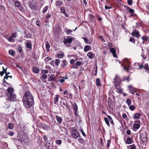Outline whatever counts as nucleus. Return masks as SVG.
Here are the masks:
<instances>
[{
    "label": "nucleus",
    "mask_w": 149,
    "mask_h": 149,
    "mask_svg": "<svg viewBox=\"0 0 149 149\" xmlns=\"http://www.w3.org/2000/svg\"><path fill=\"white\" fill-rule=\"evenodd\" d=\"M14 89L11 87H10L7 89L8 94H12L14 93Z\"/></svg>",
    "instance_id": "obj_21"
},
{
    "label": "nucleus",
    "mask_w": 149,
    "mask_h": 149,
    "mask_svg": "<svg viewBox=\"0 0 149 149\" xmlns=\"http://www.w3.org/2000/svg\"><path fill=\"white\" fill-rule=\"evenodd\" d=\"M72 40L73 39L71 37L68 36L66 38L64 39L63 42L65 44H70Z\"/></svg>",
    "instance_id": "obj_7"
},
{
    "label": "nucleus",
    "mask_w": 149,
    "mask_h": 149,
    "mask_svg": "<svg viewBox=\"0 0 149 149\" xmlns=\"http://www.w3.org/2000/svg\"><path fill=\"white\" fill-rule=\"evenodd\" d=\"M109 49L110 52L113 54V57H116V51L115 49L113 47H110L109 48Z\"/></svg>",
    "instance_id": "obj_15"
},
{
    "label": "nucleus",
    "mask_w": 149,
    "mask_h": 149,
    "mask_svg": "<svg viewBox=\"0 0 149 149\" xmlns=\"http://www.w3.org/2000/svg\"><path fill=\"white\" fill-rule=\"evenodd\" d=\"M8 53L10 55L13 56L15 54V52L13 50L11 49L9 50Z\"/></svg>",
    "instance_id": "obj_29"
},
{
    "label": "nucleus",
    "mask_w": 149,
    "mask_h": 149,
    "mask_svg": "<svg viewBox=\"0 0 149 149\" xmlns=\"http://www.w3.org/2000/svg\"><path fill=\"white\" fill-rule=\"evenodd\" d=\"M108 103L109 107H110L112 104V101L110 97L108 98Z\"/></svg>",
    "instance_id": "obj_34"
},
{
    "label": "nucleus",
    "mask_w": 149,
    "mask_h": 149,
    "mask_svg": "<svg viewBox=\"0 0 149 149\" xmlns=\"http://www.w3.org/2000/svg\"><path fill=\"white\" fill-rule=\"evenodd\" d=\"M51 59H52V58H50L49 57H47L45 58V60L46 61H48L49 60H51Z\"/></svg>",
    "instance_id": "obj_57"
},
{
    "label": "nucleus",
    "mask_w": 149,
    "mask_h": 149,
    "mask_svg": "<svg viewBox=\"0 0 149 149\" xmlns=\"http://www.w3.org/2000/svg\"><path fill=\"white\" fill-rule=\"evenodd\" d=\"M72 32V31L70 29H68L66 32V33L67 34H70V33H71Z\"/></svg>",
    "instance_id": "obj_60"
},
{
    "label": "nucleus",
    "mask_w": 149,
    "mask_h": 149,
    "mask_svg": "<svg viewBox=\"0 0 149 149\" xmlns=\"http://www.w3.org/2000/svg\"><path fill=\"white\" fill-rule=\"evenodd\" d=\"M15 5L17 7L18 9L22 12H24L25 10L24 8L22 6L21 3L19 2H16L15 3Z\"/></svg>",
    "instance_id": "obj_5"
},
{
    "label": "nucleus",
    "mask_w": 149,
    "mask_h": 149,
    "mask_svg": "<svg viewBox=\"0 0 149 149\" xmlns=\"http://www.w3.org/2000/svg\"><path fill=\"white\" fill-rule=\"evenodd\" d=\"M5 104L8 107L10 106V101H7L6 102Z\"/></svg>",
    "instance_id": "obj_59"
},
{
    "label": "nucleus",
    "mask_w": 149,
    "mask_h": 149,
    "mask_svg": "<svg viewBox=\"0 0 149 149\" xmlns=\"http://www.w3.org/2000/svg\"><path fill=\"white\" fill-rule=\"evenodd\" d=\"M140 138L143 141H146L147 140V134L145 132L144 134H141Z\"/></svg>",
    "instance_id": "obj_9"
},
{
    "label": "nucleus",
    "mask_w": 149,
    "mask_h": 149,
    "mask_svg": "<svg viewBox=\"0 0 149 149\" xmlns=\"http://www.w3.org/2000/svg\"><path fill=\"white\" fill-rule=\"evenodd\" d=\"M129 10V12L130 13H133L134 12V10L128 7V8Z\"/></svg>",
    "instance_id": "obj_52"
},
{
    "label": "nucleus",
    "mask_w": 149,
    "mask_h": 149,
    "mask_svg": "<svg viewBox=\"0 0 149 149\" xmlns=\"http://www.w3.org/2000/svg\"><path fill=\"white\" fill-rule=\"evenodd\" d=\"M14 127V125L12 123H9L8 125V127L9 129H12Z\"/></svg>",
    "instance_id": "obj_35"
},
{
    "label": "nucleus",
    "mask_w": 149,
    "mask_h": 149,
    "mask_svg": "<svg viewBox=\"0 0 149 149\" xmlns=\"http://www.w3.org/2000/svg\"><path fill=\"white\" fill-rule=\"evenodd\" d=\"M113 80L114 81L113 82L115 83V84H116V83H117L118 84V83L121 81L118 75L116 76L115 78H114Z\"/></svg>",
    "instance_id": "obj_13"
},
{
    "label": "nucleus",
    "mask_w": 149,
    "mask_h": 149,
    "mask_svg": "<svg viewBox=\"0 0 149 149\" xmlns=\"http://www.w3.org/2000/svg\"><path fill=\"white\" fill-rule=\"evenodd\" d=\"M131 63L129 62H128V66H126V67H125L124 66H123V68L124 69L127 71V72H128V71L130 70V68L131 67V66L130 65Z\"/></svg>",
    "instance_id": "obj_18"
},
{
    "label": "nucleus",
    "mask_w": 149,
    "mask_h": 149,
    "mask_svg": "<svg viewBox=\"0 0 149 149\" xmlns=\"http://www.w3.org/2000/svg\"><path fill=\"white\" fill-rule=\"evenodd\" d=\"M130 109L132 111H133L135 109V107L134 105H129Z\"/></svg>",
    "instance_id": "obj_46"
},
{
    "label": "nucleus",
    "mask_w": 149,
    "mask_h": 149,
    "mask_svg": "<svg viewBox=\"0 0 149 149\" xmlns=\"http://www.w3.org/2000/svg\"><path fill=\"white\" fill-rule=\"evenodd\" d=\"M14 134V133L12 131H10L8 132V134L10 136H13Z\"/></svg>",
    "instance_id": "obj_51"
},
{
    "label": "nucleus",
    "mask_w": 149,
    "mask_h": 149,
    "mask_svg": "<svg viewBox=\"0 0 149 149\" xmlns=\"http://www.w3.org/2000/svg\"><path fill=\"white\" fill-rule=\"evenodd\" d=\"M78 140L79 143L83 144H86L85 141L83 139L81 138H79Z\"/></svg>",
    "instance_id": "obj_23"
},
{
    "label": "nucleus",
    "mask_w": 149,
    "mask_h": 149,
    "mask_svg": "<svg viewBox=\"0 0 149 149\" xmlns=\"http://www.w3.org/2000/svg\"><path fill=\"white\" fill-rule=\"evenodd\" d=\"M56 78L54 75H51L50 76V78L48 79V81H55L56 80Z\"/></svg>",
    "instance_id": "obj_17"
},
{
    "label": "nucleus",
    "mask_w": 149,
    "mask_h": 149,
    "mask_svg": "<svg viewBox=\"0 0 149 149\" xmlns=\"http://www.w3.org/2000/svg\"><path fill=\"white\" fill-rule=\"evenodd\" d=\"M73 109L74 111H77L78 107L77 104L75 103H74Z\"/></svg>",
    "instance_id": "obj_33"
},
{
    "label": "nucleus",
    "mask_w": 149,
    "mask_h": 149,
    "mask_svg": "<svg viewBox=\"0 0 149 149\" xmlns=\"http://www.w3.org/2000/svg\"><path fill=\"white\" fill-rule=\"evenodd\" d=\"M72 136L74 139H76L79 136V132L77 130H73L72 132Z\"/></svg>",
    "instance_id": "obj_4"
},
{
    "label": "nucleus",
    "mask_w": 149,
    "mask_h": 149,
    "mask_svg": "<svg viewBox=\"0 0 149 149\" xmlns=\"http://www.w3.org/2000/svg\"><path fill=\"white\" fill-rule=\"evenodd\" d=\"M82 64V63L80 61H78L75 63V65L76 66H79Z\"/></svg>",
    "instance_id": "obj_48"
},
{
    "label": "nucleus",
    "mask_w": 149,
    "mask_h": 149,
    "mask_svg": "<svg viewBox=\"0 0 149 149\" xmlns=\"http://www.w3.org/2000/svg\"><path fill=\"white\" fill-rule=\"evenodd\" d=\"M60 97L59 95H56L54 99V103L56 104L58 101V99Z\"/></svg>",
    "instance_id": "obj_25"
},
{
    "label": "nucleus",
    "mask_w": 149,
    "mask_h": 149,
    "mask_svg": "<svg viewBox=\"0 0 149 149\" xmlns=\"http://www.w3.org/2000/svg\"><path fill=\"white\" fill-rule=\"evenodd\" d=\"M142 39L143 41V42L145 41H149V39H148V37L147 36L143 37H142Z\"/></svg>",
    "instance_id": "obj_38"
},
{
    "label": "nucleus",
    "mask_w": 149,
    "mask_h": 149,
    "mask_svg": "<svg viewBox=\"0 0 149 149\" xmlns=\"http://www.w3.org/2000/svg\"><path fill=\"white\" fill-rule=\"evenodd\" d=\"M96 84L97 86H101V84L100 83V80L99 78H97L96 79Z\"/></svg>",
    "instance_id": "obj_28"
},
{
    "label": "nucleus",
    "mask_w": 149,
    "mask_h": 149,
    "mask_svg": "<svg viewBox=\"0 0 149 149\" xmlns=\"http://www.w3.org/2000/svg\"><path fill=\"white\" fill-rule=\"evenodd\" d=\"M132 136H131V137L128 136L126 140V143L128 144L131 143H132Z\"/></svg>",
    "instance_id": "obj_19"
},
{
    "label": "nucleus",
    "mask_w": 149,
    "mask_h": 149,
    "mask_svg": "<svg viewBox=\"0 0 149 149\" xmlns=\"http://www.w3.org/2000/svg\"><path fill=\"white\" fill-rule=\"evenodd\" d=\"M136 64L139 66V69H140L141 70H142L143 68L145 70L146 72L148 71L149 69L148 65L147 63L143 65V64H140L139 63H135L134 64L135 65H136Z\"/></svg>",
    "instance_id": "obj_2"
},
{
    "label": "nucleus",
    "mask_w": 149,
    "mask_h": 149,
    "mask_svg": "<svg viewBox=\"0 0 149 149\" xmlns=\"http://www.w3.org/2000/svg\"><path fill=\"white\" fill-rule=\"evenodd\" d=\"M29 5L31 8L34 9L37 6L38 3L36 1H32L29 2Z\"/></svg>",
    "instance_id": "obj_6"
},
{
    "label": "nucleus",
    "mask_w": 149,
    "mask_h": 149,
    "mask_svg": "<svg viewBox=\"0 0 149 149\" xmlns=\"http://www.w3.org/2000/svg\"><path fill=\"white\" fill-rule=\"evenodd\" d=\"M45 47L47 49H49L50 47V45L48 42H46Z\"/></svg>",
    "instance_id": "obj_47"
},
{
    "label": "nucleus",
    "mask_w": 149,
    "mask_h": 149,
    "mask_svg": "<svg viewBox=\"0 0 149 149\" xmlns=\"http://www.w3.org/2000/svg\"><path fill=\"white\" fill-rule=\"evenodd\" d=\"M104 121H105L106 123V124L109 127H110V125L109 123V121L108 118L106 117H105V118H104Z\"/></svg>",
    "instance_id": "obj_39"
},
{
    "label": "nucleus",
    "mask_w": 149,
    "mask_h": 149,
    "mask_svg": "<svg viewBox=\"0 0 149 149\" xmlns=\"http://www.w3.org/2000/svg\"><path fill=\"white\" fill-rule=\"evenodd\" d=\"M8 40L10 42H13L15 41L14 39L13 38V37L11 36L9 38Z\"/></svg>",
    "instance_id": "obj_44"
},
{
    "label": "nucleus",
    "mask_w": 149,
    "mask_h": 149,
    "mask_svg": "<svg viewBox=\"0 0 149 149\" xmlns=\"http://www.w3.org/2000/svg\"><path fill=\"white\" fill-rule=\"evenodd\" d=\"M61 13L63 14L66 17H68L69 15L67 14L65 11V10L63 7H62L60 8Z\"/></svg>",
    "instance_id": "obj_12"
},
{
    "label": "nucleus",
    "mask_w": 149,
    "mask_h": 149,
    "mask_svg": "<svg viewBox=\"0 0 149 149\" xmlns=\"http://www.w3.org/2000/svg\"><path fill=\"white\" fill-rule=\"evenodd\" d=\"M63 4L62 1H57L55 2V5L56 6H61Z\"/></svg>",
    "instance_id": "obj_27"
},
{
    "label": "nucleus",
    "mask_w": 149,
    "mask_h": 149,
    "mask_svg": "<svg viewBox=\"0 0 149 149\" xmlns=\"http://www.w3.org/2000/svg\"><path fill=\"white\" fill-rule=\"evenodd\" d=\"M132 35L134 37H136L138 38L140 36L139 31H134L132 33Z\"/></svg>",
    "instance_id": "obj_14"
},
{
    "label": "nucleus",
    "mask_w": 149,
    "mask_h": 149,
    "mask_svg": "<svg viewBox=\"0 0 149 149\" xmlns=\"http://www.w3.org/2000/svg\"><path fill=\"white\" fill-rule=\"evenodd\" d=\"M64 55L63 53V52H60L57 54V57L59 58H61L63 57Z\"/></svg>",
    "instance_id": "obj_26"
},
{
    "label": "nucleus",
    "mask_w": 149,
    "mask_h": 149,
    "mask_svg": "<svg viewBox=\"0 0 149 149\" xmlns=\"http://www.w3.org/2000/svg\"><path fill=\"white\" fill-rule=\"evenodd\" d=\"M6 96L7 97V99H6V100H7L8 99L9 101H13L15 99L16 97V96L14 93L8 94Z\"/></svg>",
    "instance_id": "obj_3"
},
{
    "label": "nucleus",
    "mask_w": 149,
    "mask_h": 149,
    "mask_svg": "<svg viewBox=\"0 0 149 149\" xmlns=\"http://www.w3.org/2000/svg\"><path fill=\"white\" fill-rule=\"evenodd\" d=\"M122 117L123 118L125 119H127V116L125 113H123V114Z\"/></svg>",
    "instance_id": "obj_64"
},
{
    "label": "nucleus",
    "mask_w": 149,
    "mask_h": 149,
    "mask_svg": "<svg viewBox=\"0 0 149 149\" xmlns=\"http://www.w3.org/2000/svg\"><path fill=\"white\" fill-rule=\"evenodd\" d=\"M131 101L130 99H127L126 101V103L129 106L131 104Z\"/></svg>",
    "instance_id": "obj_40"
},
{
    "label": "nucleus",
    "mask_w": 149,
    "mask_h": 149,
    "mask_svg": "<svg viewBox=\"0 0 149 149\" xmlns=\"http://www.w3.org/2000/svg\"><path fill=\"white\" fill-rule=\"evenodd\" d=\"M59 81L61 83H63L65 81V80L64 79V78L63 77L62 79H59Z\"/></svg>",
    "instance_id": "obj_63"
},
{
    "label": "nucleus",
    "mask_w": 149,
    "mask_h": 149,
    "mask_svg": "<svg viewBox=\"0 0 149 149\" xmlns=\"http://www.w3.org/2000/svg\"><path fill=\"white\" fill-rule=\"evenodd\" d=\"M36 24L37 26H40L41 24V23L38 20H37L36 22Z\"/></svg>",
    "instance_id": "obj_58"
},
{
    "label": "nucleus",
    "mask_w": 149,
    "mask_h": 149,
    "mask_svg": "<svg viewBox=\"0 0 149 149\" xmlns=\"http://www.w3.org/2000/svg\"><path fill=\"white\" fill-rule=\"evenodd\" d=\"M68 65V63L65 60H63L61 62V68H65Z\"/></svg>",
    "instance_id": "obj_8"
},
{
    "label": "nucleus",
    "mask_w": 149,
    "mask_h": 149,
    "mask_svg": "<svg viewBox=\"0 0 149 149\" xmlns=\"http://www.w3.org/2000/svg\"><path fill=\"white\" fill-rule=\"evenodd\" d=\"M128 4L130 5H132V0H127Z\"/></svg>",
    "instance_id": "obj_56"
},
{
    "label": "nucleus",
    "mask_w": 149,
    "mask_h": 149,
    "mask_svg": "<svg viewBox=\"0 0 149 149\" xmlns=\"http://www.w3.org/2000/svg\"><path fill=\"white\" fill-rule=\"evenodd\" d=\"M18 50L19 53H21L22 52V47L19 45L18 46Z\"/></svg>",
    "instance_id": "obj_42"
},
{
    "label": "nucleus",
    "mask_w": 149,
    "mask_h": 149,
    "mask_svg": "<svg viewBox=\"0 0 149 149\" xmlns=\"http://www.w3.org/2000/svg\"><path fill=\"white\" fill-rule=\"evenodd\" d=\"M97 66L96 65H95L93 66V68L92 70V74L93 75H96L97 74Z\"/></svg>",
    "instance_id": "obj_11"
},
{
    "label": "nucleus",
    "mask_w": 149,
    "mask_h": 149,
    "mask_svg": "<svg viewBox=\"0 0 149 149\" xmlns=\"http://www.w3.org/2000/svg\"><path fill=\"white\" fill-rule=\"evenodd\" d=\"M141 114L139 113H135L134 115V119H137L140 118L141 116Z\"/></svg>",
    "instance_id": "obj_22"
},
{
    "label": "nucleus",
    "mask_w": 149,
    "mask_h": 149,
    "mask_svg": "<svg viewBox=\"0 0 149 149\" xmlns=\"http://www.w3.org/2000/svg\"><path fill=\"white\" fill-rule=\"evenodd\" d=\"M46 142L45 143L44 146H45L47 148V147H49L50 146V143L48 141H45Z\"/></svg>",
    "instance_id": "obj_32"
},
{
    "label": "nucleus",
    "mask_w": 149,
    "mask_h": 149,
    "mask_svg": "<svg viewBox=\"0 0 149 149\" xmlns=\"http://www.w3.org/2000/svg\"><path fill=\"white\" fill-rule=\"evenodd\" d=\"M56 143L58 145H60L61 144V140H57L56 141Z\"/></svg>",
    "instance_id": "obj_49"
},
{
    "label": "nucleus",
    "mask_w": 149,
    "mask_h": 149,
    "mask_svg": "<svg viewBox=\"0 0 149 149\" xmlns=\"http://www.w3.org/2000/svg\"><path fill=\"white\" fill-rule=\"evenodd\" d=\"M56 117L58 122L59 123H61L62 120V118L60 116H58V115H56Z\"/></svg>",
    "instance_id": "obj_20"
},
{
    "label": "nucleus",
    "mask_w": 149,
    "mask_h": 149,
    "mask_svg": "<svg viewBox=\"0 0 149 149\" xmlns=\"http://www.w3.org/2000/svg\"><path fill=\"white\" fill-rule=\"evenodd\" d=\"M128 149H136L135 146L134 145H131L128 146L127 147Z\"/></svg>",
    "instance_id": "obj_31"
},
{
    "label": "nucleus",
    "mask_w": 149,
    "mask_h": 149,
    "mask_svg": "<svg viewBox=\"0 0 149 149\" xmlns=\"http://www.w3.org/2000/svg\"><path fill=\"white\" fill-rule=\"evenodd\" d=\"M47 77V76L46 74H42L41 78H42L43 79H46Z\"/></svg>",
    "instance_id": "obj_54"
},
{
    "label": "nucleus",
    "mask_w": 149,
    "mask_h": 149,
    "mask_svg": "<svg viewBox=\"0 0 149 149\" xmlns=\"http://www.w3.org/2000/svg\"><path fill=\"white\" fill-rule=\"evenodd\" d=\"M91 49V47L90 45H86L84 49V50L85 52H87L89 50Z\"/></svg>",
    "instance_id": "obj_16"
},
{
    "label": "nucleus",
    "mask_w": 149,
    "mask_h": 149,
    "mask_svg": "<svg viewBox=\"0 0 149 149\" xmlns=\"http://www.w3.org/2000/svg\"><path fill=\"white\" fill-rule=\"evenodd\" d=\"M48 8V6H46L43 10L42 13L44 14L46 12V11L47 10Z\"/></svg>",
    "instance_id": "obj_37"
},
{
    "label": "nucleus",
    "mask_w": 149,
    "mask_h": 149,
    "mask_svg": "<svg viewBox=\"0 0 149 149\" xmlns=\"http://www.w3.org/2000/svg\"><path fill=\"white\" fill-rule=\"evenodd\" d=\"M34 72L36 73H38L39 72V69L36 67H35L33 69Z\"/></svg>",
    "instance_id": "obj_36"
},
{
    "label": "nucleus",
    "mask_w": 149,
    "mask_h": 149,
    "mask_svg": "<svg viewBox=\"0 0 149 149\" xmlns=\"http://www.w3.org/2000/svg\"><path fill=\"white\" fill-rule=\"evenodd\" d=\"M43 138L44 141L45 142L47 140V136L45 135H44L43 136Z\"/></svg>",
    "instance_id": "obj_62"
},
{
    "label": "nucleus",
    "mask_w": 149,
    "mask_h": 149,
    "mask_svg": "<svg viewBox=\"0 0 149 149\" xmlns=\"http://www.w3.org/2000/svg\"><path fill=\"white\" fill-rule=\"evenodd\" d=\"M48 71L47 70H43L41 71V72L42 74H46L48 73Z\"/></svg>",
    "instance_id": "obj_53"
},
{
    "label": "nucleus",
    "mask_w": 149,
    "mask_h": 149,
    "mask_svg": "<svg viewBox=\"0 0 149 149\" xmlns=\"http://www.w3.org/2000/svg\"><path fill=\"white\" fill-rule=\"evenodd\" d=\"M128 88L130 91L134 90V88L131 85H130L128 86Z\"/></svg>",
    "instance_id": "obj_50"
},
{
    "label": "nucleus",
    "mask_w": 149,
    "mask_h": 149,
    "mask_svg": "<svg viewBox=\"0 0 149 149\" xmlns=\"http://www.w3.org/2000/svg\"><path fill=\"white\" fill-rule=\"evenodd\" d=\"M60 62V60L59 59H56L55 61L56 65H58Z\"/></svg>",
    "instance_id": "obj_43"
},
{
    "label": "nucleus",
    "mask_w": 149,
    "mask_h": 149,
    "mask_svg": "<svg viewBox=\"0 0 149 149\" xmlns=\"http://www.w3.org/2000/svg\"><path fill=\"white\" fill-rule=\"evenodd\" d=\"M87 56L90 58H93L95 56V55L92 54L91 52H89L87 54Z\"/></svg>",
    "instance_id": "obj_24"
},
{
    "label": "nucleus",
    "mask_w": 149,
    "mask_h": 149,
    "mask_svg": "<svg viewBox=\"0 0 149 149\" xmlns=\"http://www.w3.org/2000/svg\"><path fill=\"white\" fill-rule=\"evenodd\" d=\"M32 45L30 42H27L26 45V46L27 47L31 49L32 48Z\"/></svg>",
    "instance_id": "obj_30"
},
{
    "label": "nucleus",
    "mask_w": 149,
    "mask_h": 149,
    "mask_svg": "<svg viewBox=\"0 0 149 149\" xmlns=\"http://www.w3.org/2000/svg\"><path fill=\"white\" fill-rule=\"evenodd\" d=\"M80 130L81 131V133H82V135H83V136H86V135L84 133V131H83V129L82 128H80Z\"/></svg>",
    "instance_id": "obj_55"
},
{
    "label": "nucleus",
    "mask_w": 149,
    "mask_h": 149,
    "mask_svg": "<svg viewBox=\"0 0 149 149\" xmlns=\"http://www.w3.org/2000/svg\"><path fill=\"white\" fill-rule=\"evenodd\" d=\"M115 88L117 90V92L119 93H121L122 92L123 89L121 88L120 85L119 84H115Z\"/></svg>",
    "instance_id": "obj_10"
},
{
    "label": "nucleus",
    "mask_w": 149,
    "mask_h": 149,
    "mask_svg": "<svg viewBox=\"0 0 149 149\" xmlns=\"http://www.w3.org/2000/svg\"><path fill=\"white\" fill-rule=\"evenodd\" d=\"M140 125L139 124H135L133 126L134 128L136 129H138L140 127Z\"/></svg>",
    "instance_id": "obj_41"
},
{
    "label": "nucleus",
    "mask_w": 149,
    "mask_h": 149,
    "mask_svg": "<svg viewBox=\"0 0 149 149\" xmlns=\"http://www.w3.org/2000/svg\"><path fill=\"white\" fill-rule=\"evenodd\" d=\"M130 41L132 43H134L135 42L134 39V38H130Z\"/></svg>",
    "instance_id": "obj_61"
},
{
    "label": "nucleus",
    "mask_w": 149,
    "mask_h": 149,
    "mask_svg": "<svg viewBox=\"0 0 149 149\" xmlns=\"http://www.w3.org/2000/svg\"><path fill=\"white\" fill-rule=\"evenodd\" d=\"M23 102L24 106L29 108L31 106L34 102L31 93L27 91L23 96Z\"/></svg>",
    "instance_id": "obj_1"
},
{
    "label": "nucleus",
    "mask_w": 149,
    "mask_h": 149,
    "mask_svg": "<svg viewBox=\"0 0 149 149\" xmlns=\"http://www.w3.org/2000/svg\"><path fill=\"white\" fill-rule=\"evenodd\" d=\"M42 127L43 129L45 130H47L49 129L48 127L46 124L43 125L42 126Z\"/></svg>",
    "instance_id": "obj_45"
}]
</instances>
